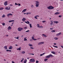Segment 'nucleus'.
I'll list each match as a JSON object with an SVG mask.
<instances>
[{
  "instance_id": "nucleus-1",
  "label": "nucleus",
  "mask_w": 63,
  "mask_h": 63,
  "mask_svg": "<svg viewBox=\"0 0 63 63\" xmlns=\"http://www.w3.org/2000/svg\"><path fill=\"white\" fill-rule=\"evenodd\" d=\"M36 7H39V3H40V2L37 1H36Z\"/></svg>"
},
{
  "instance_id": "nucleus-2",
  "label": "nucleus",
  "mask_w": 63,
  "mask_h": 63,
  "mask_svg": "<svg viewBox=\"0 0 63 63\" xmlns=\"http://www.w3.org/2000/svg\"><path fill=\"white\" fill-rule=\"evenodd\" d=\"M47 8L49 10H51V9H53L54 7L51 6H49V7H47Z\"/></svg>"
},
{
  "instance_id": "nucleus-3",
  "label": "nucleus",
  "mask_w": 63,
  "mask_h": 63,
  "mask_svg": "<svg viewBox=\"0 0 63 63\" xmlns=\"http://www.w3.org/2000/svg\"><path fill=\"white\" fill-rule=\"evenodd\" d=\"M30 61L32 62H34L35 61V59H31L30 60Z\"/></svg>"
},
{
  "instance_id": "nucleus-4",
  "label": "nucleus",
  "mask_w": 63,
  "mask_h": 63,
  "mask_svg": "<svg viewBox=\"0 0 63 63\" xmlns=\"http://www.w3.org/2000/svg\"><path fill=\"white\" fill-rule=\"evenodd\" d=\"M23 28H18L17 29L19 31H21L22 30H23Z\"/></svg>"
},
{
  "instance_id": "nucleus-5",
  "label": "nucleus",
  "mask_w": 63,
  "mask_h": 63,
  "mask_svg": "<svg viewBox=\"0 0 63 63\" xmlns=\"http://www.w3.org/2000/svg\"><path fill=\"white\" fill-rule=\"evenodd\" d=\"M4 4L5 6H6L8 5V3L7 2V1H5L4 3Z\"/></svg>"
},
{
  "instance_id": "nucleus-6",
  "label": "nucleus",
  "mask_w": 63,
  "mask_h": 63,
  "mask_svg": "<svg viewBox=\"0 0 63 63\" xmlns=\"http://www.w3.org/2000/svg\"><path fill=\"white\" fill-rule=\"evenodd\" d=\"M10 7H6L5 8V9H6V10H10Z\"/></svg>"
},
{
  "instance_id": "nucleus-7",
  "label": "nucleus",
  "mask_w": 63,
  "mask_h": 63,
  "mask_svg": "<svg viewBox=\"0 0 63 63\" xmlns=\"http://www.w3.org/2000/svg\"><path fill=\"white\" fill-rule=\"evenodd\" d=\"M9 49H13V47L12 46H10L9 47Z\"/></svg>"
},
{
  "instance_id": "nucleus-8",
  "label": "nucleus",
  "mask_w": 63,
  "mask_h": 63,
  "mask_svg": "<svg viewBox=\"0 0 63 63\" xmlns=\"http://www.w3.org/2000/svg\"><path fill=\"white\" fill-rule=\"evenodd\" d=\"M26 18H25L24 17L22 19V20L23 21H24V22L25 21V20H26Z\"/></svg>"
},
{
  "instance_id": "nucleus-9",
  "label": "nucleus",
  "mask_w": 63,
  "mask_h": 63,
  "mask_svg": "<svg viewBox=\"0 0 63 63\" xmlns=\"http://www.w3.org/2000/svg\"><path fill=\"white\" fill-rule=\"evenodd\" d=\"M32 39L34 41H36L37 40V39H34V37H32Z\"/></svg>"
},
{
  "instance_id": "nucleus-10",
  "label": "nucleus",
  "mask_w": 63,
  "mask_h": 63,
  "mask_svg": "<svg viewBox=\"0 0 63 63\" xmlns=\"http://www.w3.org/2000/svg\"><path fill=\"white\" fill-rule=\"evenodd\" d=\"M61 35V32H60L59 33L57 34L56 35V36H59V35Z\"/></svg>"
},
{
  "instance_id": "nucleus-11",
  "label": "nucleus",
  "mask_w": 63,
  "mask_h": 63,
  "mask_svg": "<svg viewBox=\"0 0 63 63\" xmlns=\"http://www.w3.org/2000/svg\"><path fill=\"white\" fill-rule=\"evenodd\" d=\"M26 11H27V9H25L22 11V12L23 13H24V12Z\"/></svg>"
},
{
  "instance_id": "nucleus-12",
  "label": "nucleus",
  "mask_w": 63,
  "mask_h": 63,
  "mask_svg": "<svg viewBox=\"0 0 63 63\" xmlns=\"http://www.w3.org/2000/svg\"><path fill=\"white\" fill-rule=\"evenodd\" d=\"M27 22L25 21V22L26 23H27V24H30V22L28 21H27Z\"/></svg>"
},
{
  "instance_id": "nucleus-13",
  "label": "nucleus",
  "mask_w": 63,
  "mask_h": 63,
  "mask_svg": "<svg viewBox=\"0 0 63 63\" xmlns=\"http://www.w3.org/2000/svg\"><path fill=\"white\" fill-rule=\"evenodd\" d=\"M51 53H52L53 54H55V52H54V51H52L51 52Z\"/></svg>"
},
{
  "instance_id": "nucleus-14",
  "label": "nucleus",
  "mask_w": 63,
  "mask_h": 63,
  "mask_svg": "<svg viewBox=\"0 0 63 63\" xmlns=\"http://www.w3.org/2000/svg\"><path fill=\"white\" fill-rule=\"evenodd\" d=\"M53 22H54V23H56V24H57L58 23H59V22L58 21H53Z\"/></svg>"
},
{
  "instance_id": "nucleus-15",
  "label": "nucleus",
  "mask_w": 63,
  "mask_h": 63,
  "mask_svg": "<svg viewBox=\"0 0 63 63\" xmlns=\"http://www.w3.org/2000/svg\"><path fill=\"white\" fill-rule=\"evenodd\" d=\"M11 29H12L11 27L10 26H9L8 28V30H11Z\"/></svg>"
},
{
  "instance_id": "nucleus-16",
  "label": "nucleus",
  "mask_w": 63,
  "mask_h": 63,
  "mask_svg": "<svg viewBox=\"0 0 63 63\" xmlns=\"http://www.w3.org/2000/svg\"><path fill=\"white\" fill-rule=\"evenodd\" d=\"M4 48L5 49H8L7 48V47L6 46H5L4 47Z\"/></svg>"
},
{
  "instance_id": "nucleus-17",
  "label": "nucleus",
  "mask_w": 63,
  "mask_h": 63,
  "mask_svg": "<svg viewBox=\"0 0 63 63\" xmlns=\"http://www.w3.org/2000/svg\"><path fill=\"white\" fill-rule=\"evenodd\" d=\"M49 57L50 58V57H53V55H52L51 54H50L49 55Z\"/></svg>"
},
{
  "instance_id": "nucleus-18",
  "label": "nucleus",
  "mask_w": 63,
  "mask_h": 63,
  "mask_svg": "<svg viewBox=\"0 0 63 63\" xmlns=\"http://www.w3.org/2000/svg\"><path fill=\"white\" fill-rule=\"evenodd\" d=\"M26 62H27V60H26V59H25L24 62V63H26Z\"/></svg>"
},
{
  "instance_id": "nucleus-19",
  "label": "nucleus",
  "mask_w": 63,
  "mask_h": 63,
  "mask_svg": "<svg viewBox=\"0 0 63 63\" xmlns=\"http://www.w3.org/2000/svg\"><path fill=\"white\" fill-rule=\"evenodd\" d=\"M42 35L44 36V37H47L46 35H45V34H43Z\"/></svg>"
},
{
  "instance_id": "nucleus-20",
  "label": "nucleus",
  "mask_w": 63,
  "mask_h": 63,
  "mask_svg": "<svg viewBox=\"0 0 63 63\" xmlns=\"http://www.w3.org/2000/svg\"><path fill=\"white\" fill-rule=\"evenodd\" d=\"M59 14V12H57L55 13L54 15H58Z\"/></svg>"
},
{
  "instance_id": "nucleus-21",
  "label": "nucleus",
  "mask_w": 63,
  "mask_h": 63,
  "mask_svg": "<svg viewBox=\"0 0 63 63\" xmlns=\"http://www.w3.org/2000/svg\"><path fill=\"white\" fill-rule=\"evenodd\" d=\"M28 45L30 47H32V46H33V45H32L31 44H29Z\"/></svg>"
},
{
  "instance_id": "nucleus-22",
  "label": "nucleus",
  "mask_w": 63,
  "mask_h": 63,
  "mask_svg": "<svg viewBox=\"0 0 63 63\" xmlns=\"http://www.w3.org/2000/svg\"><path fill=\"white\" fill-rule=\"evenodd\" d=\"M21 47H19V48L17 49V50H21Z\"/></svg>"
},
{
  "instance_id": "nucleus-23",
  "label": "nucleus",
  "mask_w": 63,
  "mask_h": 63,
  "mask_svg": "<svg viewBox=\"0 0 63 63\" xmlns=\"http://www.w3.org/2000/svg\"><path fill=\"white\" fill-rule=\"evenodd\" d=\"M46 58H50L49 55L46 56Z\"/></svg>"
},
{
  "instance_id": "nucleus-24",
  "label": "nucleus",
  "mask_w": 63,
  "mask_h": 63,
  "mask_svg": "<svg viewBox=\"0 0 63 63\" xmlns=\"http://www.w3.org/2000/svg\"><path fill=\"white\" fill-rule=\"evenodd\" d=\"M13 21H15V20H10L9 21V22H13Z\"/></svg>"
},
{
  "instance_id": "nucleus-25",
  "label": "nucleus",
  "mask_w": 63,
  "mask_h": 63,
  "mask_svg": "<svg viewBox=\"0 0 63 63\" xmlns=\"http://www.w3.org/2000/svg\"><path fill=\"white\" fill-rule=\"evenodd\" d=\"M54 39L55 40H58V38L57 37H54Z\"/></svg>"
},
{
  "instance_id": "nucleus-26",
  "label": "nucleus",
  "mask_w": 63,
  "mask_h": 63,
  "mask_svg": "<svg viewBox=\"0 0 63 63\" xmlns=\"http://www.w3.org/2000/svg\"><path fill=\"white\" fill-rule=\"evenodd\" d=\"M24 41H27V39H26V37H25L24 38Z\"/></svg>"
},
{
  "instance_id": "nucleus-27",
  "label": "nucleus",
  "mask_w": 63,
  "mask_h": 63,
  "mask_svg": "<svg viewBox=\"0 0 63 63\" xmlns=\"http://www.w3.org/2000/svg\"><path fill=\"white\" fill-rule=\"evenodd\" d=\"M29 25H30V28H32V25H31V24H30Z\"/></svg>"
},
{
  "instance_id": "nucleus-28",
  "label": "nucleus",
  "mask_w": 63,
  "mask_h": 63,
  "mask_svg": "<svg viewBox=\"0 0 63 63\" xmlns=\"http://www.w3.org/2000/svg\"><path fill=\"white\" fill-rule=\"evenodd\" d=\"M22 53H23V54H24V53H25V52L24 51H22L21 52Z\"/></svg>"
},
{
  "instance_id": "nucleus-29",
  "label": "nucleus",
  "mask_w": 63,
  "mask_h": 63,
  "mask_svg": "<svg viewBox=\"0 0 63 63\" xmlns=\"http://www.w3.org/2000/svg\"><path fill=\"white\" fill-rule=\"evenodd\" d=\"M37 26L38 27H39H39H40V25H39V24H37Z\"/></svg>"
},
{
  "instance_id": "nucleus-30",
  "label": "nucleus",
  "mask_w": 63,
  "mask_h": 63,
  "mask_svg": "<svg viewBox=\"0 0 63 63\" xmlns=\"http://www.w3.org/2000/svg\"><path fill=\"white\" fill-rule=\"evenodd\" d=\"M53 47H55L56 48H58V47L57 46H53Z\"/></svg>"
},
{
  "instance_id": "nucleus-31",
  "label": "nucleus",
  "mask_w": 63,
  "mask_h": 63,
  "mask_svg": "<svg viewBox=\"0 0 63 63\" xmlns=\"http://www.w3.org/2000/svg\"><path fill=\"white\" fill-rule=\"evenodd\" d=\"M9 6L11 7H12V6H13V5L12 4H11L9 5Z\"/></svg>"
},
{
  "instance_id": "nucleus-32",
  "label": "nucleus",
  "mask_w": 63,
  "mask_h": 63,
  "mask_svg": "<svg viewBox=\"0 0 63 63\" xmlns=\"http://www.w3.org/2000/svg\"><path fill=\"white\" fill-rule=\"evenodd\" d=\"M47 60H48V59H44V61H45L46 62V61H47Z\"/></svg>"
},
{
  "instance_id": "nucleus-33",
  "label": "nucleus",
  "mask_w": 63,
  "mask_h": 63,
  "mask_svg": "<svg viewBox=\"0 0 63 63\" xmlns=\"http://www.w3.org/2000/svg\"><path fill=\"white\" fill-rule=\"evenodd\" d=\"M51 32H55V31L54 30H52L51 31Z\"/></svg>"
},
{
  "instance_id": "nucleus-34",
  "label": "nucleus",
  "mask_w": 63,
  "mask_h": 63,
  "mask_svg": "<svg viewBox=\"0 0 63 63\" xmlns=\"http://www.w3.org/2000/svg\"><path fill=\"white\" fill-rule=\"evenodd\" d=\"M2 25H3V26H5V23H3L2 24Z\"/></svg>"
},
{
  "instance_id": "nucleus-35",
  "label": "nucleus",
  "mask_w": 63,
  "mask_h": 63,
  "mask_svg": "<svg viewBox=\"0 0 63 63\" xmlns=\"http://www.w3.org/2000/svg\"><path fill=\"white\" fill-rule=\"evenodd\" d=\"M34 18L36 19H38V18H37V16H35V17H34Z\"/></svg>"
},
{
  "instance_id": "nucleus-36",
  "label": "nucleus",
  "mask_w": 63,
  "mask_h": 63,
  "mask_svg": "<svg viewBox=\"0 0 63 63\" xmlns=\"http://www.w3.org/2000/svg\"><path fill=\"white\" fill-rule=\"evenodd\" d=\"M0 10H3V8L2 7H1V8H0Z\"/></svg>"
},
{
  "instance_id": "nucleus-37",
  "label": "nucleus",
  "mask_w": 63,
  "mask_h": 63,
  "mask_svg": "<svg viewBox=\"0 0 63 63\" xmlns=\"http://www.w3.org/2000/svg\"><path fill=\"white\" fill-rule=\"evenodd\" d=\"M3 15L2 16V17L3 18L4 17H5V15Z\"/></svg>"
},
{
  "instance_id": "nucleus-38",
  "label": "nucleus",
  "mask_w": 63,
  "mask_h": 63,
  "mask_svg": "<svg viewBox=\"0 0 63 63\" xmlns=\"http://www.w3.org/2000/svg\"><path fill=\"white\" fill-rule=\"evenodd\" d=\"M34 6L33 5H32V8H34Z\"/></svg>"
},
{
  "instance_id": "nucleus-39",
  "label": "nucleus",
  "mask_w": 63,
  "mask_h": 63,
  "mask_svg": "<svg viewBox=\"0 0 63 63\" xmlns=\"http://www.w3.org/2000/svg\"><path fill=\"white\" fill-rule=\"evenodd\" d=\"M38 45H41V42L39 43L38 44Z\"/></svg>"
},
{
  "instance_id": "nucleus-40",
  "label": "nucleus",
  "mask_w": 63,
  "mask_h": 63,
  "mask_svg": "<svg viewBox=\"0 0 63 63\" xmlns=\"http://www.w3.org/2000/svg\"><path fill=\"white\" fill-rule=\"evenodd\" d=\"M41 45H42V44H44V42H41Z\"/></svg>"
},
{
  "instance_id": "nucleus-41",
  "label": "nucleus",
  "mask_w": 63,
  "mask_h": 63,
  "mask_svg": "<svg viewBox=\"0 0 63 63\" xmlns=\"http://www.w3.org/2000/svg\"><path fill=\"white\" fill-rule=\"evenodd\" d=\"M7 16L8 17L9 16H10V14H7Z\"/></svg>"
},
{
  "instance_id": "nucleus-42",
  "label": "nucleus",
  "mask_w": 63,
  "mask_h": 63,
  "mask_svg": "<svg viewBox=\"0 0 63 63\" xmlns=\"http://www.w3.org/2000/svg\"><path fill=\"white\" fill-rule=\"evenodd\" d=\"M59 17H62V16L60 15L59 16Z\"/></svg>"
},
{
  "instance_id": "nucleus-43",
  "label": "nucleus",
  "mask_w": 63,
  "mask_h": 63,
  "mask_svg": "<svg viewBox=\"0 0 63 63\" xmlns=\"http://www.w3.org/2000/svg\"><path fill=\"white\" fill-rule=\"evenodd\" d=\"M39 63V61H36V63Z\"/></svg>"
},
{
  "instance_id": "nucleus-44",
  "label": "nucleus",
  "mask_w": 63,
  "mask_h": 63,
  "mask_svg": "<svg viewBox=\"0 0 63 63\" xmlns=\"http://www.w3.org/2000/svg\"><path fill=\"white\" fill-rule=\"evenodd\" d=\"M32 54V55H34V54Z\"/></svg>"
},
{
  "instance_id": "nucleus-45",
  "label": "nucleus",
  "mask_w": 63,
  "mask_h": 63,
  "mask_svg": "<svg viewBox=\"0 0 63 63\" xmlns=\"http://www.w3.org/2000/svg\"><path fill=\"white\" fill-rule=\"evenodd\" d=\"M9 14L10 16H13V14Z\"/></svg>"
},
{
  "instance_id": "nucleus-46",
  "label": "nucleus",
  "mask_w": 63,
  "mask_h": 63,
  "mask_svg": "<svg viewBox=\"0 0 63 63\" xmlns=\"http://www.w3.org/2000/svg\"><path fill=\"white\" fill-rule=\"evenodd\" d=\"M29 31H30L29 30H28L27 31H26V32H29Z\"/></svg>"
},
{
  "instance_id": "nucleus-47",
  "label": "nucleus",
  "mask_w": 63,
  "mask_h": 63,
  "mask_svg": "<svg viewBox=\"0 0 63 63\" xmlns=\"http://www.w3.org/2000/svg\"><path fill=\"white\" fill-rule=\"evenodd\" d=\"M18 6H20V5H21L20 4V3H18Z\"/></svg>"
},
{
  "instance_id": "nucleus-48",
  "label": "nucleus",
  "mask_w": 63,
  "mask_h": 63,
  "mask_svg": "<svg viewBox=\"0 0 63 63\" xmlns=\"http://www.w3.org/2000/svg\"><path fill=\"white\" fill-rule=\"evenodd\" d=\"M46 22V21H42V22L43 23H44V22Z\"/></svg>"
},
{
  "instance_id": "nucleus-49",
  "label": "nucleus",
  "mask_w": 63,
  "mask_h": 63,
  "mask_svg": "<svg viewBox=\"0 0 63 63\" xmlns=\"http://www.w3.org/2000/svg\"><path fill=\"white\" fill-rule=\"evenodd\" d=\"M15 5H18V4L16 3H15Z\"/></svg>"
},
{
  "instance_id": "nucleus-50",
  "label": "nucleus",
  "mask_w": 63,
  "mask_h": 63,
  "mask_svg": "<svg viewBox=\"0 0 63 63\" xmlns=\"http://www.w3.org/2000/svg\"><path fill=\"white\" fill-rule=\"evenodd\" d=\"M33 40L32 39H31L30 40V41H31V42H32V41Z\"/></svg>"
},
{
  "instance_id": "nucleus-51",
  "label": "nucleus",
  "mask_w": 63,
  "mask_h": 63,
  "mask_svg": "<svg viewBox=\"0 0 63 63\" xmlns=\"http://www.w3.org/2000/svg\"><path fill=\"white\" fill-rule=\"evenodd\" d=\"M43 26H39V28H43Z\"/></svg>"
},
{
  "instance_id": "nucleus-52",
  "label": "nucleus",
  "mask_w": 63,
  "mask_h": 63,
  "mask_svg": "<svg viewBox=\"0 0 63 63\" xmlns=\"http://www.w3.org/2000/svg\"><path fill=\"white\" fill-rule=\"evenodd\" d=\"M31 48V49H33V48H34L33 47H30Z\"/></svg>"
},
{
  "instance_id": "nucleus-53",
  "label": "nucleus",
  "mask_w": 63,
  "mask_h": 63,
  "mask_svg": "<svg viewBox=\"0 0 63 63\" xmlns=\"http://www.w3.org/2000/svg\"><path fill=\"white\" fill-rule=\"evenodd\" d=\"M6 51L8 52H9V50H6Z\"/></svg>"
},
{
  "instance_id": "nucleus-54",
  "label": "nucleus",
  "mask_w": 63,
  "mask_h": 63,
  "mask_svg": "<svg viewBox=\"0 0 63 63\" xmlns=\"http://www.w3.org/2000/svg\"><path fill=\"white\" fill-rule=\"evenodd\" d=\"M9 52H11L12 51V50H9Z\"/></svg>"
},
{
  "instance_id": "nucleus-55",
  "label": "nucleus",
  "mask_w": 63,
  "mask_h": 63,
  "mask_svg": "<svg viewBox=\"0 0 63 63\" xmlns=\"http://www.w3.org/2000/svg\"><path fill=\"white\" fill-rule=\"evenodd\" d=\"M24 29H27V27H25L24 28Z\"/></svg>"
},
{
  "instance_id": "nucleus-56",
  "label": "nucleus",
  "mask_w": 63,
  "mask_h": 63,
  "mask_svg": "<svg viewBox=\"0 0 63 63\" xmlns=\"http://www.w3.org/2000/svg\"><path fill=\"white\" fill-rule=\"evenodd\" d=\"M42 55H43V54H41L40 55V56H42Z\"/></svg>"
},
{
  "instance_id": "nucleus-57",
  "label": "nucleus",
  "mask_w": 63,
  "mask_h": 63,
  "mask_svg": "<svg viewBox=\"0 0 63 63\" xmlns=\"http://www.w3.org/2000/svg\"><path fill=\"white\" fill-rule=\"evenodd\" d=\"M18 38H19L17 37L16 38V39H18Z\"/></svg>"
},
{
  "instance_id": "nucleus-58",
  "label": "nucleus",
  "mask_w": 63,
  "mask_h": 63,
  "mask_svg": "<svg viewBox=\"0 0 63 63\" xmlns=\"http://www.w3.org/2000/svg\"><path fill=\"white\" fill-rule=\"evenodd\" d=\"M12 63H15L13 61H12Z\"/></svg>"
},
{
  "instance_id": "nucleus-59",
  "label": "nucleus",
  "mask_w": 63,
  "mask_h": 63,
  "mask_svg": "<svg viewBox=\"0 0 63 63\" xmlns=\"http://www.w3.org/2000/svg\"><path fill=\"white\" fill-rule=\"evenodd\" d=\"M9 36V35H6V37H8V36Z\"/></svg>"
},
{
  "instance_id": "nucleus-60",
  "label": "nucleus",
  "mask_w": 63,
  "mask_h": 63,
  "mask_svg": "<svg viewBox=\"0 0 63 63\" xmlns=\"http://www.w3.org/2000/svg\"><path fill=\"white\" fill-rule=\"evenodd\" d=\"M23 60H24V58H22V61H23Z\"/></svg>"
},
{
  "instance_id": "nucleus-61",
  "label": "nucleus",
  "mask_w": 63,
  "mask_h": 63,
  "mask_svg": "<svg viewBox=\"0 0 63 63\" xmlns=\"http://www.w3.org/2000/svg\"><path fill=\"white\" fill-rule=\"evenodd\" d=\"M54 45H56V43H54Z\"/></svg>"
},
{
  "instance_id": "nucleus-62",
  "label": "nucleus",
  "mask_w": 63,
  "mask_h": 63,
  "mask_svg": "<svg viewBox=\"0 0 63 63\" xmlns=\"http://www.w3.org/2000/svg\"><path fill=\"white\" fill-rule=\"evenodd\" d=\"M26 14H27V15H28V14H29V13H26Z\"/></svg>"
},
{
  "instance_id": "nucleus-63",
  "label": "nucleus",
  "mask_w": 63,
  "mask_h": 63,
  "mask_svg": "<svg viewBox=\"0 0 63 63\" xmlns=\"http://www.w3.org/2000/svg\"><path fill=\"white\" fill-rule=\"evenodd\" d=\"M61 47H62V48H63V46H61Z\"/></svg>"
},
{
  "instance_id": "nucleus-64",
  "label": "nucleus",
  "mask_w": 63,
  "mask_h": 63,
  "mask_svg": "<svg viewBox=\"0 0 63 63\" xmlns=\"http://www.w3.org/2000/svg\"><path fill=\"white\" fill-rule=\"evenodd\" d=\"M50 30H52V28H50Z\"/></svg>"
}]
</instances>
